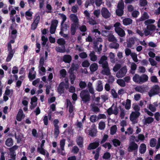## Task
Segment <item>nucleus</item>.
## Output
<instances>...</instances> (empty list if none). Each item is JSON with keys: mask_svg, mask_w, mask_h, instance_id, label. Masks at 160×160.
Masks as SVG:
<instances>
[{"mask_svg": "<svg viewBox=\"0 0 160 160\" xmlns=\"http://www.w3.org/2000/svg\"><path fill=\"white\" fill-rule=\"evenodd\" d=\"M70 18L71 20L73 22L72 23L70 29L71 33L72 35H74L75 34L76 30L77 29L79 26L78 19L75 14H72L70 16Z\"/></svg>", "mask_w": 160, "mask_h": 160, "instance_id": "f257e3e1", "label": "nucleus"}, {"mask_svg": "<svg viewBox=\"0 0 160 160\" xmlns=\"http://www.w3.org/2000/svg\"><path fill=\"white\" fill-rule=\"evenodd\" d=\"M124 7L125 5L123 1V0H120L118 3L117 8L115 11L116 15L119 17L122 16L124 14Z\"/></svg>", "mask_w": 160, "mask_h": 160, "instance_id": "f03ea898", "label": "nucleus"}, {"mask_svg": "<svg viewBox=\"0 0 160 160\" xmlns=\"http://www.w3.org/2000/svg\"><path fill=\"white\" fill-rule=\"evenodd\" d=\"M82 100L84 102H87L90 101V96L89 92L88 90H82L80 94Z\"/></svg>", "mask_w": 160, "mask_h": 160, "instance_id": "7ed1b4c3", "label": "nucleus"}, {"mask_svg": "<svg viewBox=\"0 0 160 160\" xmlns=\"http://www.w3.org/2000/svg\"><path fill=\"white\" fill-rule=\"evenodd\" d=\"M138 146L134 141L130 142L128 148V151L130 152L133 151V153L135 155L137 154L138 151Z\"/></svg>", "mask_w": 160, "mask_h": 160, "instance_id": "20e7f679", "label": "nucleus"}, {"mask_svg": "<svg viewBox=\"0 0 160 160\" xmlns=\"http://www.w3.org/2000/svg\"><path fill=\"white\" fill-rule=\"evenodd\" d=\"M160 92V88L158 85H155L153 86L149 92V95L150 97L159 94Z\"/></svg>", "mask_w": 160, "mask_h": 160, "instance_id": "39448f33", "label": "nucleus"}, {"mask_svg": "<svg viewBox=\"0 0 160 160\" xmlns=\"http://www.w3.org/2000/svg\"><path fill=\"white\" fill-rule=\"evenodd\" d=\"M127 72V69L126 66L122 68L116 73V76L118 78L124 77Z\"/></svg>", "mask_w": 160, "mask_h": 160, "instance_id": "423d86ee", "label": "nucleus"}, {"mask_svg": "<svg viewBox=\"0 0 160 160\" xmlns=\"http://www.w3.org/2000/svg\"><path fill=\"white\" fill-rule=\"evenodd\" d=\"M101 12L102 17L104 18L107 19L110 17L111 14L107 8L103 7Z\"/></svg>", "mask_w": 160, "mask_h": 160, "instance_id": "0eeeda50", "label": "nucleus"}, {"mask_svg": "<svg viewBox=\"0 0 160 160\" xmlns=\"http://www.w3.org/2000/svg\"><path fill=\"white\" fill-rule=\"evenodd\" d=\"M135 37H132L127 40V47L128 48H131L132 47L135 43Z\"/></svg>", "mask_w": 160, "mask_h": 160, "instance_id": "6e6552de", "label": "nucleus"}, {"mask_svg": "<svg viewBox=\"0 0 160 160\" xmlns=\"http://www.w3.org/2000/svg\"><path fill=\"white\" fill-rule=\"evenodd\" d=\"M99 145V142H95L90 143L87 148L88 150L94 149L97 148Z\"/></svg>", "mask_w": 160, "mask_h": 160, "instance_id": "1a4fd4ad", "label": "nucleus"}, {"mask_svg": "<svg viewBox=\"0 0 160 160\" xmlns=\"http://www.w3.org/2000/svg\"><path fill=\"white\" fill-rule=\"evenodd\" d=\"M76 142L80 148H82L83 147V138L80 136L78 137L76 139Z\"/></svg>", "mask_w": 160, "mask_h": 160, "instance_id": "9d476101", "label": "nucleus"}, {"mask_svg": "<svg viewBox=\"0 0 160 160\" xmlns=\"http://www.w3.org/2000/svg\"><path fill=\"white\" fill-rule=\"evenodd\" d=\"M149 16L147 12H143V14L142 15L141 17L138 18L137 21L138 22L144 21L145 20L148 19Z\"/></svg>", "mask_w": 160, "mask_h": 160, "instance_id": "9b49d317", "label": "nucleus"}, {"mask_svg": "<svg viewBox=\"0 0 160 160\" xmlns=\"http://www.w3.org/2000/svg\"><path fill=\"white\" fill-rule=\"evenodd\" d=\"M148 76L145 74H142L139 77L138 83L141 84L148 81Z\"/></svg>", "mask_w": 160, "mask_h": 160, "instance_id": "f8f14e48", "label": "nucleus"}, {"mask_svg": "<svg viewBox=\"0 0 160 160\" xmlns=\"http://www.w3.org/2000/svg\"><path fill=\"white\" fill-rule=\"evenodd\" d=\"M65 84L63 82H61L59 85L58 88V92L59 94H61L64 93V86Z\"/></svg>", "mask_w": 160, "mask_h": 160, "instance_id": "ddd939ff", "label": "nucleus"}, {"mask_svg": "<svg viewBox=\"0 0 160 160\" xmlns=\"http://www.w3.org/2000/svg\"><path fill=\"white\" fill-rule=\"evenodd\" d=\"M38 101L37 98L35 96L31 98V105L30 106V108L31 109H33L34 108H35L37 105V104H33V102H36Z\"/></svg>", "mask_w": 160, "mask_h": 160, "instance_id": "4468645a", "label": "nucleus"}, {"mask_svg": "<svg viewBox=\"0 0 160 160\" xmlns=\"http://www.w3.org/2000/svg\"><path fill=\"white\" fill-rule=\"evenodd\" d=\"M97 130L94 128H92L90 130H88V134L89 136L93 137L96 135Z\"/></svg>", "mask_w": 160, "mask_h": 160, "instance_id": "2eb2a0df", "label": "nucleus"}, {"mask_svg": "<svg viewBox=\"0 0 160 160\" xmlns=\"http://www.w3.org/2000/svg\"><path fill=\"white\" fill-rule=\"evenodd\" d=\"M78 64H75L73 63L69 70L68 72H75H75H76L78 69Z\"/></svg>", "mask_w": 160, "mask_h": 160, "instance_id": "dca6fc26", "label": "nucleus"}, {"mask_svg": "<svg viewBox=\"0 0 160 160\" xmlns=\"http://www.w3.org/2000/svg\"><path fill=\"white\" fill-rule=\"evenodd\" d=\"M146 149L147 147L146 144L144 143H142L139 147V152L142 154H144L146 152Z\"/></svg>", "mask_w": 160, "mask_h": 160, "instance_id": "f3484780", "label": "nucleus"}, {"mask_svg": "<svg viewBox=\"0 0 160 160\" xmlns=\"http://www.w3.org/2000/svg\"><path fill=\"white\" fill-rule=\"evenodd\" d=\"M99 39H100V38H98V40L97 41H94L93 42V47L95 51L96 52H98L99 53H100V45H99V48H98V42L99 41Z\"/></svg>", "mask_w": 160, "mask_h": 160, "instance_id": "a211bd4d", "label": "nucleus"}, {"mask_svg": "<svg viewBox=\"0 0 160 160\" xmlns=\"http://www.w3.org/2000/svg\"><path fill=\"white\" fill-rule=\"evenodd\" d=\"M23 115V111L21 109H20L16 116V119L19 122L21 121L22 119Z\"/></svg>", "mask_w": 160, "mask_h": 160, "instance_id": "6ab92c4d", "label": "nucleus"}, {"mask_svg": "<svg viewBox=\"0 0 160 160\" xmlns=\"http://www.w3.org/2000/svg\"><path fill=\"white\" fill-rule=\"evenodd\" d=\"M72 59V57L69 55H65L63 57V60L66 63H70Z\"/></svg>", "mask_w": 160, "mask_h": 160, "instance_id": "aec40b11", "label": "nucleus"}, {"mask_svg": "<svg viewBox=\"0 0 160 160\" xmlns=\"http://www.w3.org/2000/svg\"><path fill=\"white\" fill-rule=\"evenodd\" d=\"M68 73L70 74L69 78L71 83L73 84L76 78V76L75 75L76 72H68Z\"/></svg>", "mask_w": 160, "mask_h": 160, "instance_id": "412c9836", "label": "nucleus"}, {"mask_svg": "<svg viewBox=\"0 0 160 160\" xmlns=\"http://www.w3.org/2000/svg\"><path fill=\"white\" fill-rule=\"evenodd\" d=\"M103 68V70L101 72V73L107 76L110 75V72L109 67Z\"/></svg>", "mask_w": 160, "mask_h": 160, "instance_id": "4be33fe9", "label": "nucleus"}, {"mask_svg": "<svg viewBox=\"0 0 160 160\" xmlns=\"http://www.w3.org/2000/svg\"><path fill=\"white\" fill-rule=\"evenodd\" d=\"M103 68V70L101 72V73L107 76L110 75V72L109 67Z\"/></svg>", "mask_w": 160, "mask_h": 160, "instance_id": "5701e85b", "label": "nucleus"}, {"mask_svg": "<svg viewBox=\"0 0 160 160\" xmlns=\"http://www.w3.org/2000/svg\"><path fill=\"white\" fill-rule=\"evenodd\" d=\"M115 32L118 34V36L121 37H124L125 35L124 31L122 28L115 31Z\"/></svg>", "mask_w": 160, "mask_h": 160, "instance_id": "b1692460", "label": "nucleus"}, {"mask_svg": "<svg viewBox=\"0 0 160 160\" xmlns=\"http://www.w3.org/2000/svg\"><path fill=\"white\" fill-rule=\"evenodd\" d=\"M154 119L153 118L151 117H148L145 119L144 122V125H146L147 124H149L152 123Z\"/></svg>", "mask_w": 160, "mask_h": 160, "instance_id": "393cba45", "label": "nucleus"}, {"mask_svg": "<svg viewBox=\"0 0 160 160\" xmlns=\"http://www.w3.org/2000/svg\"><path fill=\"white\" fill-rule=\"evenodd\" d=\"M132 19L129 18H125L123 20V24L126 26L132 24Z\"/></svg>", "mask_w": 160, "mask_h": 160, "instance_id": "a878e982", "label": "nucleus"}, {"mask_svg": "<svg viewBox=\"0 0 160 160\" xmlns=\"http://www.w3.org/2000/svg\"><path fill=\"white\" fill-rule=\"evenodd\" d=\"M89 57L90 58V60L92 61H96L97 59V57L96 55H95V52L92 51L89 54Z\"/></svg>", "mask_w": 160, "mask_h": 160, "instance_id": "bb28decb", "label": "nucleus"}, {"mask_svg": "<svg viewBox=\"0 0 160 160\" xmlns=\"http://www.w3.org/2000/svg\"><path fill=\"white\" fill-rule=\"evenodd\" d=\"M29 10L25 12V15L27 20H31L32 18L33 12L30 11Z\"/></svg>", "mask_w": 160, "mask_h": 160, "instance_id": "cd10ccee", "label": "nucleus"}, {"mask_svg": "<svg viewBox=\"0 0 160 160\" xmlns=\"http://www.w3.org/2000/svg\"><path fill=\"white\" fill-rule=\"evenodd\" d=\"M100 118V114H99L98 116V119ZM98 120L97 116L96 115H93L90 117V120L92 122H95Z\"/></svg>", "mask_w": 160, "mask_h": 160, "instance_id": "c85d7f7f", "label": "nucleus"}, {"mask_svg": "<svg viewBox=\"0 0 160 160\" xmlns=\"http://www.w3.org/2000/svg\"><path fill=\"white\" fill-rule=\"evenodd\" d=\"M98 65L94 63L92 64L90 67V69L92 72H94L96 71L98 69Z\"/></svg>", "mask_w": 160, "mask_h": 160, "instance_id": "c756f323", "label": "nucleus"}, {"mask_svg": "<svg viewBox=\"0 0 160 160\" xmlns=\"http://www.w3.org/2000/svg\"><path fill=\"white\" fill-rule=\"evenodd\" d=\"M5 144L8 147L12 146L13 145V140L12 138H8L6 141Z\"/></svg>", "mask_w": 160, "mask_h": 160, "instance_id": "7c9ffc66", "label": "nucleus"}, {"mask_svg": "<svg viewBox=\"0 0 160 160\" xmlns=\"http://www.w3.org/2000/svg\"><path fill=\"white\" fill-rule=\"evenodd\" d=\"M69 112L70 113H71L73 112V106L72 103L69 100L68 102L67 101V107H68L69 105Z\"/></svg>", "mask_w": 160, "mask_h": 160, "instance_id": "2f4dec72", "label": "nucleus"}, {"mask_svg": "<svg viewBox=\"0 0 160 160\" xmlns=\"http://www.w3.org/2000/svg\"><path fill=\"white\" fill-rule=\"evenodd\" d=\"M119 47V44L115 42L111 43L109 45V47L111 48L118 49Z\"/></svg>", "mask_w": 160, "mask_h": 160, "instance_id": "473e14b6", "label": "nucleus"}, {"mask_svg": "<svg viewBox=\"0 0 160 160\" xmlns=\"http://www.w3.org/2000/svg\"><path fill=\"white\" fill-rule=\"evenodd\" d=\"M129 118L130 120L132 122V124H135L138 122V118L130 114Z\"/></svg>", "mask_w": 160, "mask_h": 160, "instance_id": "72a5a7b5", "label": "nucleus"}, {"mask_svg": "<svg viewBox=\"0 0 160 160\" xmlns=\"http://www.w3.org/2000/svg\"><path fill=\"white\" fill-rule=\"evenodd\" d=\"M117 126L115 125L112 126L110 129V134L112 135H114L117 131Z\"/></svg>", "mask_w": 160, "mask_h": 160, "instance_id": "f704fd0d", "label": "nucleus"}, {"mask_svg": "<svg viewBox=\"0 0 160 160\" xmlns=\"http://www.w3.org/2000/svg\"><path fill=\"white\" fill-rule=\"evenodd\" d=\"M108 37V40L109 41L111 42H116L117 41L116 39L112 34H110Z\"/></svg>", "mask_w": 160, "mask_h": 160, "instance_id": "c9c22d12", "label": "nucleus"}, {"mask_svg": "<svg viewBox=\"0 0 160 160\" xmlns=\"http://www.w3.org/2000/svg\"><path fill=\"white\" fill-rule=\"evenodd\" d=\"M117 83L122 87H124L126 85V83L123 79H118L117 80Z\"/></svg>", "mask_w": 160, "mask_h": 160, "instance_id": "e433bc0d", "label": "nucleus"}, {"mask_svg": "<svg viewBox=\"0 0 160 160\" xmlns=\"http://www.w3.org/2000/svg\"><path fill=\"white\" fill-rule=\"evenodd\" d=\"M13 94V90L12 89H8L7 88H6L5 94L6 96H9L10 95V96H12Z\"/></svg>", "mask_w": 160, "mask_h": 160, "instance_id": "4c0bfd02", "label": "nucleus"}, {"mask_svg": "<svg viewBox=\"0 0 160 160\" xmlns=\"http://www.w3.org/2000/svg\"><path fill=\"white\" fill-rule=\"evenodd\" d=\"M134 89L136 92L141 93H143L144 92V89L141 86H138L136 87Z\"/></svg>", "mask_w": 160, "mask_h": 160, "instance_id": "58836bf2", "label": "nucleus"}, {"mask_svg": "<svg viewBox=\"0 0 160 160\" xmlns=\"http://www.w3.org/2000/svg\"><path fill=\"white\" fill-rule=\"evenodd\" d=\"M157 140L155 138H152L151 139L150 142V145L151 147L153 148L155 146Z\"/></svg>", "mask_w": 160, "mask_h": 160, "instance_id": "ea45409f", "label": "nucleus"}, {"mask_svg": "<svg viewBox=\"0 0 160 160\" xmlns=\"http://www.w3.org/2000/svg\"><path fill=\"white\" fill-rule=\"evenodd\" d=\"M57 42L59 45L64 46V45L65 44L66 42L63 38H60L58 40Z\"/></svg>", "mask_w": 160, "mask_h": 160, "instance_id": "a19ab883", "label": "nucleus"}, {"mask_svg": "<svg viewBox=\"0 0 160 160\" xmlns=\"http://www.w3.org/2000/svg\"><path fill=\"white\" fill-rule=\"evenodd\" d=\"M131 100L129 99H127L126 100V103L125 104V108L126 109H129L131 107Z\"/></svg>", "mask_w": 160, "mask_h": 160, "instance_id": "79ce46f5", "label": "nucleus"}, {"mask_svg": "<svg viewBox=\"0 0 160 160\" xmlns=\"http://www.w3.org/2000/svg\"><path fill=\"white\" fill-rule=\"evenodd\" d=\"M112 142L113 145L115 147H117L120 145L121 142L118 139H113L112 140Z\"/></svg>", "mask_w": 160, "mask_h": 160, "instance_id": "37998d69", "label": "nucleus"}, {"mask_svg": "<svg viewBox=\"0 0 160 160\" xmlns=\"http://www.w3.org/2000/svg\"><path fill=\"white\" fill-rule=\"evenodd\" d=\"M109 75V76L108 79V82L109 84H111L115 81V78L112 75Z\"/></svg>", "mask_w": 160, "mask_h": 160, "instance_id": "c03bdc74", "label": "nucleus"}, {"mask_svg": "<svg viewBox=\"0 0 160 160\" xmlns=\"http://www.w3.org/2000/svg\"><path fill=\"white\" fill-rule=\"evenodd\" d=\"M58 23V21L56 19L53 20L52 21L51 27L56 28Z\"/></svg>", "mask_w": 160, "mask_h": 160, "instance_id": "a18cd8bd", "label": "nucleus"}, {"mask_svg": "<svg viewBox=\"0 0 160 160\" xmlns=\"http://www.w3.org/2000/svg\"><path fill=\"white\" fill-rule=\"evenodd\" d=\"M41 39L42 41V47H44L46 44V42L48 40V39L44 36H42L41 37Z\"/></svg>", "mask_w": 160, "mask_h": 160, "instance_id": "49530a36", "label": "nucleus"}, {"mask_svg": "<svg viewBox=\"0 0 160 160\" xmlns=\"http://www.w3.org/2000/svg\"><path fill=\"white\" fill-rule=\"evenodd\" d=\"M140 76H139V75L136 74L132 78V80L134 82H135L138 83H139V77Z\"/></svg>", "mask_w": 160, "mask_h": 160, "instance_id": "de8ad7c7", "label": "nucleus"}, {"mask_svg": "<svg viewBox=\"0 0 160 160\" xmlns=\"http://www.w3.org/2000/svg\"><path fill=\"white\" fill-rule=\"evenodd\" d=\"M28 78L30 80H32L36 78V75L35 74H32V72L31 71H29L28 73Z\"/></svg>", "mask_w": 160, "mask_h": 160, "instance_id": "09e8293b", "label": "nucleus"}, {"mask_svg": "<svg viewBox=\"0 0 160 160\" xmlns=\"http://www.w3.org/2000/svg\"><path fill=\"white\" fill-rule=\"evenodd\" d=\"M131 56L133 60L135 62H137L138 61V59L137 58V55L135 53L132 52L131 54Z\"/></svg>", "mask_w": 160, "mask_h": 160, "instance_id": "8fccbe9b", "label": "nucleus"}, {"mask_svg": "<svg viewBox=\"0 0 160 160\" xmlns=\"http://www.w3.org/2000/svg\"><path fill=\"white\" fill-rule=\"evenodd\" d=\"M121 24L119 22H117L115 23L113 25V27L115 28V31L121 28Z\"/></svg>", "mask_w": 160, "mask_h": 160, "instance_id": "3c124183", "label": "nucleus"}, {"mask_svg": "<svg viewBox=\"0 0 160 160\" xmlns=\"http://www.w3.org/2000/svg\"><path fill=\"white\" fill-rule=\"evenodd\" d=\"M60 132L59 129V126L55 127L54 128V134L55 138H57Z\"/></svg>", "mask_w": 160, "mask_h": 160, "instance_id": "603ef678", "label": "nucleus"}, {"mask_svg": "<svg viewBox=\"0 0 160 160\" xmlns=\"http://www.w3.org/2000/svg\"><path fill=\"white\" fill-rule=\"evenodd\" d=\"M148 4L147 1L146 0H140L139 4L141 7H144L147 5Z\"/></svg>", "mask_w": 160, "mask_h": 160, "instance_id": "864d4df0", "label": "nucleus"}, {"mask_svg": "<svg viewBox=\"0 0 160 160\" xmlns=\"http://www.w3.org/2000/svg\"><path fill=\"white\" fill-rule=\"evenodd\" d=\"M63 49L61 48L60 47H57L56 48V50L57 52L61 53L64 52L65 51V49L64 46H63Z\"/></svg>", "mask_w": 160, "mask_h": 160, "instance_id": "5fc2aeb1", "label": "nucleus"}, {"mask_svg": "<svg viewBox=\"0 0 160 160\" xmlns=\"http://www.w3.org/2000/svg\"><path fill=\"white\" fill-rule=\"evenodd\" d=\"M148 30L150 31H152L154 30L156 28V26L153 24H150L148 25L147 27Z\"/></svg>", "mask_w": 160, "mask_h": 160, "instance_id": "6e6d98bb", "label": "nucleus"}, {"mask_svg": "<svg viewBox=\"0 0 160 160\" xmlns=\"http://www.w3.org/2000/svg\"><path fill=\"white\" fill-rule=\"evenodd\" d=\"M114 105V104L113 103L112 106L107 109V111L108 115H110L113 114V110H112V107H113Z\"/></svg>", "mask_w": 160, "mask_h": 160, "instance_id": "4d7b16f0", "label": "nucleus"}, {"mask_svg": "<svg viewBox=\"0 0 160 160\" xmlns=\"http://www.w3.org/2000/svg\"><path fill=\"white\" fill-rule=\"evenodd\" d=\"M138 140H136L135 141L136 142H138L139 140L144 141L145 139V137L142 134H139L138 136Z\"/></svg>", "mask_w": 160, "mask_h": 160, "instance_id": "13d9d810", "label": "nucleus"}, {"mask_svg": "<svg viewBox=\"0 0 160 160\" xmlns=\"http://www.w3.org/2000/svg\"><path fill=\"white\" fill-rule=\"evenodd\" d=\"M79 86L81 89H84L86 87L87 84L84 81H81L79 82Z\"/></svg>", "mask_w": 160, "mask_h": 160, "instance_id": "bf43d9fd", "label": "nucleus"}, {"mask_svg": "<svg viewBox=\"0 0 160 160\" xmlns=\"http://www.w3.org/2000/svg\"><path fill=\"white\" fill-rule=\"evenodd\" d=\"M139 14V12L138 11L134 10L132 12V16L133 17L136 18L138 17Z\"/></svg>", "mask_w": 160, "mask_h": 160, "instance_id": "052dcab7", "label": "nucleus"}, {"mask_svg": "<svg viewBox=\"0 0 160 160\" xmlns=\"http://www.w3.org/2000/svg\"><path fill=\"white\" fill-rule=\"evenodd\" d=\"M38 152L41 154L45 155L46 154L45 150L43 148H40L38 147L37 148Z\"/></svg>", "mask_w": 160, "mask_h": 160, "instance_id": "680f3d73", "label": "nucleus"}, {"mask_svg": "<svg viewBox=\"0 0 160 160\" xmlns=\"http://www.w3.org/2000/svg\"><path fill=\"white\" fill-rule=\"evenodd\" d=\"M155 21V20L153 19H148L145 21L144 23L146 25H148L149 24H152Z\"/></svg>", "mask_w": 160, "mask_h": 160, "instance_id": "e2e57ef3", "label": "nucleus"}, {"mask_svg": "<svg viewBox=\"0 0 160 160\" xmlns=\"http://www.w3.org/2000/svg\"><path fill=\"white\" fill-rule=\"evenodd\" d=\"M90 65L89 62L87 60H85L82 63V66L83 67H88Z\"/></svg>", "mask_w": 160, "mask_h": 160, "instance_id": "0e129e2a", "label": "nucleus"}, {"mask_svg": "<svg viewBox=\"0 0 160 160\" xmlns=\"http://www.w3.org/2000/svg\"><path fill=\"white\" fill-rule=\"evenodd\" d=\"M151 81L153 83H157L158 80L157 77L155 76H152L150 78Z\"/></svg>", "mask_w": 160, "mask_h": 160, "instance_id": "69168bd1", "label": "nucleus"}, {"mask_svg": "<svg viewBox=\"0 0 160 160\" xmlns=\"http://www.w3.org/2000/svg\"><path fill=\"white\" fill-rule=\"evenodd\" d=\"M111 94L112 96L114 98H117L118 96V95L116 92L115 90L114 89H112L111 90Z\"/></svg>", "mask_w": 160, "mask_h": 160, "instance_id": "338daca9", "label": "nucleus"}, {"mask_svg": "<svg viewBox=\"0 0 160 160\" xmlns=\"http://www.w3.org/2000/svg\"><path fill=\"white\" fill-rule=\"evenodd\" d=\"M149 61L151 65L152 66H156L157 62L152 58H149Z\"/></svg>", "mask_w": 160, "mask_h": 160, "instance_id": "774afa93", "label": "nucleus"}]
</instances>
